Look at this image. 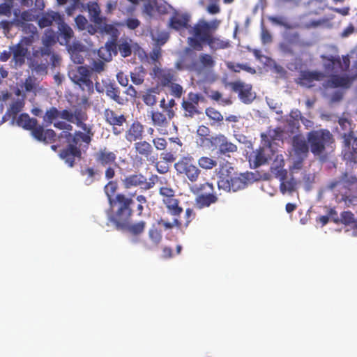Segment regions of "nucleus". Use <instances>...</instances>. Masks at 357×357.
<instances>
[{
  "mask_svg": "<svg viewBox=\"0 0 357 357\" xmlns=\"http://www.w3.org/2000/svg\"><path fill=\"white\" fill-rule=\"evenodd\" d=\"M132 203L133 200L131 197H128L122 193L117 194L114 200V204L117 205V209L109 217V220L117 229L128 232L134 238L133 241L137 242L138 238L144 234L146 229V222L140 220L136 222H130L133 213L131 208Z\"/></svg>",
  "mask_w": 357,
  "mask_h": 357,
  "instance_id": "obj_1",
  "label": "nucleus"
},
{
  "mask_svg": "<svg viewBox=\"0 0 357 357\" xmlns=\"http://www.w3.org/2000/svg\"><path fill=\"white\" fill-rule=\"evenodd\" d=\"M93 136L94 132L82 133L80 130H76L74 133L61 132L59 137L66 139L67 146L61 150L59 157L68 167H73L75 160L82 158V150L88 149Z\"/></svg>",
  "mask_w": 357,
  "mask_h": 357,
  "instance_id": "obj_2",
  "label": "nucleus"
},
{
  "mask_svg": "<svg viewBox=\"0 0 357 357\" xmlns=\"http://www.w3.org/2000/svg\"><path fill=\"white\" fill-rule=\"evenodd\" d=\"M234 168L227 163L220 167L218 172V187L225 192H237L246 188L250 180V174L241 173L235 176L232 172Z\"/></svg>",
  "mask_w": 357,
  "mask_h": 357,
  "instance_id": "obj_3",
  "label": "nucleus"
},
{
  "mask_svg": "<svg viewBox=\"0 0 357 357\" xmlns=\"http://www.w3.org/2000/svg\"><path fill=\"white\" fill-rule=\"evenodd\" d=\"M310 144V152L315 157L321 158L326 153L328 149L332 147L335 142L333 134L328 129L311 130L306 134Z\"/></svg>",
  "mask_w": 357,
  "mask_h": 357,
  "instance_id": "obj_4",
  "label": "nucleus"
},
{
  "mask_svg": "<svg viewBox=\"0 0 357 357\" xmlns=\"http://www.w3.org/2000/svg\"><path fill=\"white\" fill-rule=\"evenodd\" d=\"M185 53L188 54L184 59L185 68L197 75L211 72L215 66V60L210 54L201 53L197 57L190 49H186Z\"/></svg>",
  "mask_w": 357,
  "mask_h": 357,
  "instance_id": "obj_5",
  "label": "nucleus"
},
{
  "mask_svg": "<svg viewBox=\"0 0 357 357\" xmlns=\"http://www.w3.org/2000/svg\"><path fill=\"white\" fill-rule=\"evenodd\" d=\"M59 118L67 121L69 123H75L77 127L80 128L82 133H93V125L86 124L85 121L88 119L86 112L82 108H76L73 112L68 109H63L59 111Z\"/></svg>",
  "mask_w": 357,
  "mask_h": 357,
  "instance_id": "obj_6",
  "label": "nucleus"
},
{
  "mask_svg": "<svg viewBox=\"0 0 357 357\" xmlns=\"http://www.w3.org/2000/svg\"><path fill=\"white\" fill-rule=\"evenodd\" d=\"M204 97L198 93L189 92L186 98H183L181 104L183 116L192 119L202 114L199 102H204Z\"/></svg>",
  "mask_w": 357,
  "mask_h": 357,
  "instance_id": "obj_7",
  "label": "nucleus"
},
{
  "mask_svg": "<svg viewBox=\"0 0 357 357\" xmlns=\"http://www.w3.org/2000/svg\"><path fill=\"white\" fill-rule=\"evenodd\" d=\"M158 193L167 212L174 217H179L183 209L179 205L180 201L176 198L175 190L170 187L162 186L159 188Z\"/></svg>",
  "mask_w": 357,
  "mask_h": 357,
  "instance_id": "obj_8",
  "label": "nucleus"
},
{
  "mask_svg": "<svg viewBox=\"0 0 357 357\" xmlns=\"http://www.w3.org/2000/svg\"><path fill=\"white\" fill-rule=\"evenodd\" d=\"M158 176L156 174L151 175L149 179L142 173L129 174L122 180V184L125 189H130L139 187L144 190H148L154 187Z\"/></svg>",
  "mask_w": 357,
  "mask_h": 357,
  "instance_id": "obj_9",
  "label": "nucleus"
},
{
  "mask_svg": "<svg viewBox=\"0 0 357 357\" xmlns=\"http://www.w3.org/2000/svg\"><path fill=\"white\" fill-rule=\"evenodd\" d=\"M71 80L78 85L82 91H86L89 94H92L94 91V85L91 79V70L86 66H80L75 70L70 72Z\"/></svg>",
  "mask_w": 357,
  "mask_h": 357,
  "instance_id": "obj_10",
  "label": "nucleus"
},
{
  "mask_svg": "<svg viewBox=\"0 0 357 357\" xmlns=\"http://www.w3.org/2000/svg\"><path fill=\"white\" fill-rule=\"evenodd\" d=\"M177 174L183 175L192 183L197 181L201 170L194 163L192 156H183L174 164Z\"/></svg>",
  "mask_w": 357,
  "mask_h": 357,
  "instance_id": "obj_11",
  "label": "nucleus"
},
{
  "mask_svg": "<svg viewBox=\"0 0 357 357\" xmlns=\"http://www.w3.org/2000/svg\"><path fill=\"white\" fill-rule=\"evenodd\" d=\"M220 20L214 19L210 22L201 19L191 27L190 33L207 43L213 33L218 29Z\"/></svg>",
  "mask_w": 357,
  "mask_h": 357,
  "instance_id": "obj_12",
  "label": "nucleus"
},
{
  "mask_svg": "<svg viewBox=\"0 0 357 357\" xmlns=\"http://www.w3.org/2000/svg\"><path fill=\"white\" fill-rule=\"evenodd\" d=\"M51 54V50L47 47H40L33 50L31 55L28 58L29 67L37 73H47L48 60Z\"/></svg>",
  "mask_w": 357,
  "mask_h": 357,
  "instance_id": "obj_13",
  "label": "nucleus"
},
{
  "mask_svg": "<svg viewBox=\"0 0 357 357\" xmlns=\"http://www.w3.org/2000/svg\"><path fill=\"white\" fill-rule=\"evenodd\" d=\"M191 15L190 13L179 10H174L167 24V27L181 34L191 28Z\"/></svg>",
  "mask_w": 357,
  "mask_h": 357,
  "instance_id": "obj_14",
  "label": "nucleus"
},
{
  "mask_svg": "<svg viewBox=\"0 0 357 357\" xmlns=\"http://www.w3.org/2000/svg\"><path fill=\"white\" fill-rule=\"evenodd\" d=\"M197 190L202 192L195 199V205L198 208L209 207L211 204L218 202V197L213 193L214 186L213 183L206 182L201 184Z\"/></svg>",
  "mask_w": 357,
  "mask_h": 357,
  "instance_id": "obj_15",
  "label": "nucleus"
},
{
  "mask_svg": "<svg viewBox=\"0 0 357 357\" xmlns=\"http://www.w3.org/2000/svg\"><path fill=\"white\" fill-rule=\"evenodd\" d=\"M104 116L105 121L112 126V133L118 136L122 134L124 131L123 128H121L127 121V118L124 114H118L114 110L106 109L104 111Z\"/></svg>",
  "mask_w": 357,
  "mask_h": 357,
  "instance_id": "obj_16",
  "label": "nucleus"
},
{
  "mask_svg": "<svg viewBox=\"0 0 357 357\" xmlns=\"http://www.w3.org/2000/svg\"><path fill=\"white\" fill-rule=\"evenodd\" d=\"M150 75L162 87L169 86L176 80V73L173 69L160 68L157 66L153 68Z\"/></svg>",
  "mask_w": 357,
  "mask_h": 357,
  "instance_id": "obj_17",
  "label": "nucleus"
},
{
  "mask_svg": "<svg viewBox=\"0 0 357 357\" xmlns=\"http://www.w3.org/2000/svg\"><path fill=\"white\" fill-rule=\"evenodd\" d=\"M292 146L295 155L298 158V165H301L303 160L308 156L310 151L308 140L299 135H296L292 138Z\"/></svg>",
  "mask_w": 357,
  "mask_h": 357,
  "instance_id": "obj_18",
  "label": "nucleus"
},
{
  "mask_svg": "<svg viewBox=\"0 0 357 357\" xmlns=\"http://www.w3.org/2000/svg\"><path fill=\"white\" fill-rule=\"evenodd\" d=\"M233 91L238 93L240 100L245 104H249L255 98V95L252 91V85L241 81L230 83Z\"/></svg>",
  "mask_w": 357,
  "mask_h": 357,
  "instance_id": "obj_19",
  "label": "nucleus"
},
{
  "mask_svg": "<svg viewBox=\"0 0 357 357\" xmlns=\"http://www.w3.org/2000/svg\"><path fill=\"white\" fill-rule=\"evenodd\" d=\"M170 7L165 1L151 0L144 4L143 13L149 17H153L156 14L160 15L167 14Z\"/></svg>",
  "mask_w": 357,
  "mask_h": 357,
  "instance_id": "obj_20",
  "label": "nucleus"
},
{
  "mask_svg": "<svg viewBox=\"0 0 357 357\" xmlns=\"http://www.w3.org/2000/svg\"><path fill=\"white\" fill-rule=\"evenodd\" d=\"M93 158L99 166L106 167L113 165L117 166L116 154L106 146L101 147L95 152Z\"/></svg>",
  "mask_w": 357,
  "mask_h": 357,
  "instance_id": "obj_21",
  "label": "nucleus"
},
{
  "mask_svg": "<svg viewBox=\"0 0 357 357\" xmlns=\"http://www.w3.org/2000/svg\"><path fill=\"white\" fill-rule=\"evenodd\" d=\"M338 186L348 190L347 192L350 193L349 191L352 186L357 187V177L347 172H343L338 178L331 181L328 185V188L331 190Z\"/></svg>",
  "mask_w": 357,
  "mask_h": 357,
  "instance_id": "obj_22",
  "label": "nucleus"
},
{
  "mask_svg": "<svg viewBox=\"0 0 357 357\" xmlns=\"http://www.w3.org/2000/svg\"><path fill=\"white\" fill-rule=\"evenodd\" d=\"M134 151L136 156L146 159L149 162H154L157 158L153 155V146L146 140H139L134 144Z\"/></svg>",
  "mask_w": 357,
  "mask_h": 357,
  "instance_id": "obj_23",
  "label": "nucleus"
},
{
  "mask_svg": "<svg viewBox=\"0 0 357 357\" xmlns=\"http://www.w3.org/2000/svg\"><path fill=\"white\" fill-rule=\"evenodd\" d=\"M211 143L218 149V153L220 155H227L230 153H234L237 151V146L229 142L224 135H218L212 137Z\"/></svg>",
  "mask_w": 357,
  "mask_h": 357,
  "instance_id": "obj_24",
  "label": "nucleus"
},
{
  "mask_svg": "<svg viewBox=\"0 0 357 357\" xmlns=\"http://www.w3.org/2000/svg\"><path fill=\"white\" fill-rule=\"evenodd\" d=\"M144 127L139 121H134L127 128L124 137L128 142H137L143 139Z\"/></svg>",
  "mask_w": 357,
  "mask_h": 357,
  "instance_id": "obj_25",
  "label": "nucleus"
},
{
  "mask_svg": "<svg viewBox=\"0 0 357 357\" xmlns=\"http://www.w3.org/2000/svg\"><path fill=\"white\" fill-rule=\"evenodd\" d=\"M344 156L351 159L354 155L357 154V137L354 135L353 130L342 135Z\"/></svg>",
  "mask_w": 357,
  "mask_h": 357,
  "instance_id": "obj_26",
  "label": "nucleus"
},
{
  "mask_svg": "<svg viewBox=\"0 0 357 357\" xmlns=\"http://www.w3.org/2000/svg\"><path fill=\"white\" fill-rule=\"evenodd\" d=\"M32 136L38 141L43 142L45 144L52 143L55 142L56 134L52 129L44 130L40 125L36 126L30 130Z\"/></svg>",
  "mask_w": 357,
  "mask_h": 357,
  "instance_id": "obj_27",
  "label": "nucleus"
},
{
  "mask_svg": "<svg viewBox=\"0 0 357 357\" xmlns=\"http://www.w3.org/2000/svg\"><path fill=\"white\" fill-rule=\"evenodd\" d=\"M324 77V74L321 72L305 70L301 73L298 83L307 87H311L314 81H321Z\"/></svg>",
  "mask_w": 357,
  "mask_h": 357,
  "instance_id": "obj_28",
  "label": "nucleus"
},
{
  "mask_svg": "<svg viewBox=\"0 0 357 357\" xmlns=\"http://www.w3.org/2000/svg\"><path fill=\"white\" fill-rule=\"evenodd\" d=\"M106 96L116 103L123 105L128 102V99L121 96V90L115 83L109 82L105 85Z\"/></svg>",
  "mask_w": 357,
  "mask_h": 357,
  "instance_id": "obj_29",
  "label": "nucleus"
},
{
  "mask_svg": "<svg viewBox=\"0 0 357 357\" xmlns=\"http://www.w3.org/2000/svg\"><path fill=\"white\" fill-rule=\"evenodd\" d=\"M284 156L282 154L276 155L271 167V171L275 178L283 179L284 176H287V171L284 169Z\"/></svg>",
  "mask_w": 357,
  "mask_h": 357,
  "instance_id": "obj_30",
  "label": "nucleus"
},
{
  "mask_svg": "<svg viewBox=\"0 0 357 357\" xmlns=\"http://www.w3.org/2000/svg\"><path fill=\"white\" fill-rule=\"evenodd\" d=\"M10 50L13 55L12 61L14 63L15 66L16 67H20L24 65L29 50L20 46V45L17 44L10 46Z\"/></svg>",
  "mask_w": 357,
  "mask_h": 357,
  "instance_id": "obj_31",
  "label": "nucleus"
},
{
  "mask_svg": "<svg viewBox=\"0 0 357 357\" xmlns=\"http://www.w3.org/2000/svg\"><path fill=\"white\" fill-rule=\"evenodd\" d=\"M62 17L58 12L48 11L42 14L38 21V24L40 28L50 26L55 22L56 24L62 22Z\"/></svg>",
  "mask_w": 357,
  "mask_h": 357,
  "instance_id": "obj_32",
  "label": "nucleus"
},
{
  "mask_svg": "<svg viewBox=\"0 0 357 357\" xmlns=\"http://www.w3.org/2000/svg\"><path fill=\"white\" fill-rule=\"evenodd\" d=\"M324 61V68L328 73H337L340 72V57L339 56L321 55Z\"/></svg>",
  "mask_w": 357,
  "mask_h": 357,
  "instance_id": "obj_33",
  "label": "nucleus"
},
{
  "mask_svg": "<svg viewBox=\"0 0 357 357\" xmlns=\"http://www.w3.org/2000/svg\"><path fill=\"white\" fill-rule=\"evenodd\" d=\"M151 118L153 126L157 128L160 133L165 134L162 132V128L166 129L169 125V121L171 120L168 119L167 114H165L160 111H151Z\"/></svg>",
  "mask_w": 357,
  "mask_h": 357,
  "instance_id": "obj_34",
  "label": "nucleus"
},
{
  "mask_svg": "<svg viewBox=\"0 0 357 357\" xmlns=\"http://www.w3.org/2000/svg\"><path fill=\"white\" fill-rule=\"evenodd\" d=\"M249 162L252 164L254 168H257L265 165L268 162V157L264 147H259L250 155Z\"/></svg>",
  "mask_w": 357,
  "mask_h": 357,
  "instance_id": "obj_35",
  "label": "nucleus"
},
{
  "mask_svg": "<svg viewBox=\"0 0 357 357\" xmlns=\"http://www.w3.org/2000/svg\"><path fill=\"white\" fill-rule=\"evenodd\" d=\"M353 82V79L348 75H331L328 82L333 88L342 87L349 89Z\"/></svg>",
  "mask_w": 357,
  "mask_h": 357,
  "instance_id": "obj_36",
  "label": "nucleus"
},
{
  "mask_svg": "<svg viewBox=\"0 0 357 357\" xmlns=\"http://www.w3.org/2000/svg\"><path fill=\"white\" fill-rule=\"evenodd\" d=\"M88 12L91 20L96 24H101L102 21H106L105 17L100 16V8L97 2H89L87 4Z\"/></svg>",
  "mask_w": 357,
  "mask_h": 357,
  "instance_id": "obj_37",
  "label": "nucleus"
},
{
  "mask_svg": "<svg viewBox=\"0 0 357 357\" xmlns=\"http://www.w3.org/2000/svg\"><path fill=\"white\" fill-rule=\"evenodd\" d=\"M16 122L19 126L27 130L33 128V127H36L38 124L37 119L31 118L29 115L26 113L21 114L18 116Z\"/></svg>",
  "mask_w": 357,
  "mask_h": 357,
  "instance_id": "obj_38",
  "label": "nucleus"
},
{
  "mask_svg": "<svg viewBox=\"0 0 357 357\" xmlns=\"http://www.w3.org/2000/svg\"><path fill=\"white\" fill-rule=\"evenodd\" d=\"M279 180L280 181V190L282 194H284L287 192L292 193L296 190L297 181L293 176H291L289 178H287V176H284L283 179Z\"/></svg>",
  "mask_w": 357,
  "mask_h": 357,
  "instance_id": "obj_39",
  "label": "nucleus"
},
{
  "mask_svg": "<svg viewBox=\"0 0 357 357\" xmlns=\"http://www.w3.org/2000/svg\"><path fill=\"white\" fill-rule=\"evenodd\" d=\"M101 33L109 35L111 38H119L120 32L114 24H107L105 21H102L101 24L96 25Z\"/></svg>",
  "mask_w": 357,
  "mask_h": 357,
  "instance_id": "obj_40",
  "label": "nucleus"
},
{
  "mask_svg": "<svg viewBox=\"0 0 357 357\" xmlns=\"http://www.w3.org/2000/svg\"><path fill=\"white\" fill-rule=\"evenodd\" d=\"M146 70L142 66L135 67L133 71L130 72V79L135 85H141L146 76Z\"/></svg>",
  "mask_w": 357,
  "mask_h": 357,
  "instance_id": "obj_41",
  "label": "nucleus"
},
{
  "mask_svg": "<svg viewBox=\"0 0 357 357\" xmlns=\"http://www.w3.org/2000/svg\"><path fill=\"white\" fill-rule=\"evenodd\" d=\"M148 236L153 247H158L162 242V231L155 225H152L149 229Z\"/></svg>",
  "mask_w": 357,
  "mask_h": 357,
  "instance_id": "obj_42",
  "label": "nucleus"
},
{
  "mask_svg": "<svg viewBox=\"0 0 357 357\" xmlns=\"http://www.w3.org/2000/svg\"><path fill=\"white\" fill-rule=\"evenodd\" d=\"M58 29L59 33L61 37L64 39L65 43L67 45L70 43L71 38L73 37V29L64 22L63 17H62V22L59 23Z\"/></svg>",
  "mask_w": 357,
  "mask_h": 357,
  "instance_id": "obj_43",
  "label": "nucleus"
},
{
  "mask_svg": "<svg viewBox=\"0 0 357 357\" xmlns=\"http://www.w3.org/2000/svg\"><path fill=\"white\" fill-rule=\"evenodd\" d=\"M206 44L214 50L227 49L230 47V42L228 40H222L220 38L214 37L213 35Z\"/></svg>",
  "mask_w": 357,
  "mask_h": 357,
  "instance_id": "obj_44",
  "label": "nucleus"
},
{
  "mask_svg": "<svg viewBox=\"0 0 357 357\" xmlns=\"http://www.w3.org/2000/svg\"><path fill=\"white\" fill-rule=\"evenodd\" d=\"M59 117V110L55 107H51L43 116V121L46 126L51 125L54 120Z\"/></svg>",
  "mask_w": 357,
  "mask_h": 357,
  "instance_id": "obj_45",
  "label": "nucleus"
},
{
  "mask_svg": "<svg viewBox=\"0 0 357 357\" xmlns=\"http://www.w3.org/2000/svg\"><path fill=\"white\" fill-rule=\"evenodd\" d=\"M198 165L202 169L208 170L215 167L218 165L216 160L212 157L202 156L200 157L197 161Z\"/></svg>",
  "mask_w": 357,
  "mask_h": 357,
  "instance_id": "obj_46",
  "label": "nucleus"
},
{
  "mask_svg": "<svg viewBox=\"0 0 357 357\" xmlns=\"http://www.w3.org/2000/svg\"><path fill=\"white\" fill-rule=\"evenodd\" d=\"M43 47L50 48L56 43V36L55 32L50 29L45 31L43 37Z\"/></svg>",
  "mask_w": 357,
  "mask_h": 357,
  "instance_id": "obj_47",
  "label": "nucleus"
},
{
  "mask_svg": "<svg viewBox=\"0 0 357 357\" xmlns=\"http://www.w3.org/2000/svg\"><path fill=\"white\" fill-rule=\"evenodd\" d=\"M355 215L350 211H345L340 213V219L335 220V222H340L345 226L352 227L354 222H355Z\"/></svg>",
  "mask_w": 357,
  "mask_h": 357,
  "instance_id": "obj_48",
  "label": "nucleus"
},
{
  "mask_svg": "<svg viewBox=\"0 0 357 357\" xmlns=\"http://www.w3.org/2000/svg\"><path fill=\"white\" fill-rule=\"evenodd\" d=\"M155 89H148L142 96V99L145 105L152 107L157 102Z\"/></svg>",
  "mask_w": 357,
  "mask_h": 357,
  "instance_id": "obj_49",
  "label": "nucleus"
},
{
  "mask_svg": "<svg viewBox=\"0 0 357 357\" xmlns=\"http://www.w3.org/2000/svg\"><path fill=\"white\" fill-rule=\"evenodd\" d=\"M157 222L158 225L162 226L165 230L172 229L174 227L178 229L183 227V221L178 220V217H174L172 222H169L160 218Z\"/></svg>",
  "mask_w": 357,
  "mask_h": 357,
  "instance_id": "obj_50",
  "label": "nucleus"
},
{
  "mask_svg": "<svg viewBox=\"0 0 357 357\" xmlns=\"http://www.w3.org/2000/svg\"><path fill=\"white\" fill-rule=\"evenodd\" d=\"M117 188V184L116 182L109 181L105 186V192L108 197L109 203L111 206L117 207V205L114 204V200L116 199V197L112 199V197L114 195Z\"/></svg>",
  "mask_w": 357,
  "mask_h": 357,
  "instance_id": "obj_51",
  "label": "nucleus"
},
{
  "mask_svg": "<svg viewBox=\"0 0 357 357\" xmlns=\"http://www.w3.org/2000/svg\"><path fill=\"white\" fill-rule=\"evenodd\" d=\"M205 113L208 118L214 123H220L224 119L221 113L214 107H209L206 108Z\"/></svg>",
  "mask_w": 357,
  "mask_h": 357,
  "instance_id": "obj_52",
  "label": "nucleus"
},
{
  "mask_svg": "<svg viewBox=\"0 0 357 357\" xmlns=\"http://www.w3.org/2000/svg\"><path fill=\"white\" fill-rule=\"evenodd\" d=\"M210 132L209 128L206 126L201 125L198 127L197 135L200 137V145H204L206 141L211 142V138L209 139L208 137L210 135Z\"/></svg>",
  "mask_w": 357,
  "mask_h": 357,
  "instance_id": "obj_53",
  "label": "nucleus"
},
{
  "mask_svg": "<svg viewBox=\"0 0 357 357\" xmlns=\"http://www.w3.org/2000/svg\"><path fill=\"white\" fill-rule=\"evenodd\" d=\"M203 43L205 42L201 40V39L198 37L192 36V37H189L188 38V44L190 47V50L202 51L203 50Z\"/></svg>",
  "mask_w": 357,
  "mask_h": 357,
  "instance_id": "obj_54",
  "label": "nucleus"
},
{
  "mask_svg": "<svg viewBox=\"0 0 357 357\" xmlns=\"http://www.w3.org/2000/svg\"><path fill=\"white\" fill-rule=\"evenodd\" d=\"M228 68L231 71L239 73L241 70H245L252 74L255 73V70L248 66L247 64H241V63H230L228 65Z\"/></svg>",
  "mask_w": 357,
  "mask_h": 357,
  "instance_id": "obj_55",
  "label": "nucleus"
},
{
  "mask_svg": "<svg viewBox=\"0 0 357 357\" xmlns=\"http://www.w3.org/2000/svg\"><path fill=\"white\" fill-rule=\"evenodd\" d=\"M97 174L96 171L93 169V167H86L84 169L81 171V174L82 176H86L85 183L86 185H91L95 181V176Z\"/></svg>",
  "mask_w": 357,
  "mask_h": 357,
  "instance_id": "obj_56",
  "label": "nucleus"
},
{
  "mask_svg": "<svg viewBox=\"0 0 357 357\" xmlns=\"http://www.w3.org/2000/svg\"><path fill=\"white\" fill-rule=\"evenodd\" d=\"M118 51L123 57L129 56L132 53L131 46L127 40H121L118 45Z\"/></svg>",
  "mask_w": 357,
  "mask_h": 357,
  "instance_id": "obj_57",
  "label": "nucleus"
},
{
  "mask_svg": "<svg viewBox=\"0 0 357 357\" xmlns=\"http://www.w3.org/2000/svg\"><path fill=\"white\" fill-rule=\"evenodd\" d=\"M168 87L170 89L171 94L176 98H180L184 92L182 86L174 82Z\"/></svg>",
  "mask_w": 357,
  "mask_h": 357,
  "instance_id": "obj_58",
  "label": "nucleus"
},
{
  "mask_svg": "<svg viewBox=\"0 0 357 357\" xmlns=\"http://www.w3.org/2000/svg\"><path fill=\"white\" fill-rule=\"evenodd\" d=\"M261 40L264 45L271 43L273 40L271 33L263 23L261 25Z\"/></svg>",
  "mask_w": 357,
  "mask_h": 357,
  "instance_id": "obj_59",
  "label": "nucleus"
},
{
  "mask_svg": "<svg viewBox=\"0 0 357 357\" xmlns=\"http://www.w3.org/2000/svg\"><path fill=\"white\" fill-rule=\"evenodd\" d=\"M136 200L138 202V204L137 206V215L139 216H142L144 209V206L147 204L148 202L147 199L144 195H140L137 196Z\"/></svg>",
  "mask_w": 357,
  "mask_h": 357,
  "instance_id": "obj_60",
  "label": "nucleus"
},
{
  "mask_svg": "<svg viewBox=\"0 0 357 357\" xmlns=\"http://www.w3.org/2000/svg\"><path fill=\"white\" fill-rule=\"evenodd\" d=\"M118 38H110L109 40H108L105 43V48L107 52H109V54L113 53L114 54H117L118 53V45L116 43Z\"/></svg>",
  "mask_w": 357,
  "mask_h": 357,
  "instance_id": "obj_61",
  "label": "nucleus"
},
{
  "mask_svg": "<svg viewBox=\"0 0 357 357\" xmlns=\"http://www.w3.org/2000/svg\"><path fill=\"white\" fill-rule=\"evenodd\" d=\"M152 143H153L154 147L158 151H163L167 148V142L163 137L153 138L152 140Z\"/></svg>",
  "mask_w": 357,
  "mask_h": 357,
  "instance_id": "obj_62",
  "label": "nucleus"
},
{
  "mask_svg": "<svg viewBox=\"0 0 357 357\" xmlns=\"http://www.w3.org/2000/svg\"><path fill=\"white\" fill-rule=\"evenodd\" d=\"M195 218V213L194 210L190 208H188L185 211V220L183 222V227H188L190 223Z\"/></svg>",
  "mask_w": 357,
  "mask_h": 357,
  "instance_id": "obj_63",
  "label": "nucleus"
},
{
  "mask_svg": "<svg viewBox=\"0 0 357 357\" xmlns=\"http://www.w3.org/2000/svg\"><path fill=\"white\" fill-rule=\"evenodd\" d=\"M105 63L101 60H93L91 63V73L93 71L100 73L105 70Z\"/></svg>",
  "mask_w": 357,
  "mask_h": 357,
  "instance_id": "obj_64",
  "label": "nucleus"
}]
</instances>
